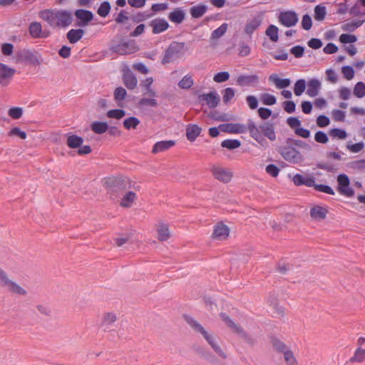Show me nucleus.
<instances>
[{"mask_svg":"<svg viewBox=\"0 0 365 365\" xmlns=\"http://www.w3.org/2000/svg\"><path fill=\"white\" fill-rule=\"evenodd\" d=\"M168 9V4L167 3H157L153 4L152 5L151 9L152 11L151 14H153V15L158 12L165 11Z\"/></svg>","mask_w":365,"mask_h":365,"instance_id":"obj_58","label":"nucleus"},{"mask_svg":"<svg viewBox=\"0 0 365 365\" xmlns=\"http://www.w3.org/2000/svg\"><path fill=\"white\" fill-rule=\"evenodd\" d=\"M15 73L14 68L8 67L6 65L0 63V83L6 86L9 83Z\"/></svg>","mask_w":365,"mask_h":365,"instance_id":"obj_15","label":"nucleus"},{"mask_svg":"<svg viewBox=\"0 0 365 365\" xmlns=\"http://www.w3.org/2000/svg\"><path fill=\"white\" fill-rule=\"evenodd\" d=\"M29 32L34 38H47L49 36L48 31H43L41 23L31 22L29 27Z\"/></svg>","mask_w":365,"mask_h":365,"instance_id":"obj_14","label":"nucleus"},{"mask_svg":"<svg viewBox=\"0 0 365 365\" xmlns=\"http://www.w3.org/2000/svg\"><path fill=\"white\" fill-rule=\"evenodd\" d=\"M136 195L133 191L128 192L122 198L120 205L123 207H130L132 205Z\"/></svg>","mask_w":365,"mask_h":365,"instance_id":"obj_37","label":"nucleus"},{"mask_svg":"<svg viewBox=\"0 0 365 365\" xmlns=\"http://www.w3.org/2000/svg\"><path fill=\"white\" fill-rule=\"evenodd\" d=\"M184 46L185 43L183 42H172L165 51L162 58V63L165 65L178 58L182 53Z\"/></svg>","mask_w":365,"mask_h":365,"instance_id":"obj_5","label":"nucleus"},{"mask_svg":"<svg viewBox=\"0 0 365 365\" xmlns=\"http://www.w3.org/2000/svg\"><path fill=\"white\" fill-rule=\"evenodd\" d=\"M314 140L319 143L325 144L328 142L329 138L324 132L319 130L314 135Z\"/></svg>","mask_w":365,"mask_h":365,"instance_id":"obj_56","label":"nucleus"},{"mask_svg":"<svg viewBox=\"0 0 365 365\" xmlns=\"http://www.w3.org/2000/svg\"><path fill=\"white\" fill-rule=\"evenodd\" d=\"M273 347L276 351L283 354L287 365H298V361L293 351L284 342L274 339Z\"/></svg>","mask_w":365,"mask_h":365,"instance_id":"obj_7","label":"nucleus"},{"mask_svg":"<svg viewBox=\"0 0 365 365\" xmlns=\"http://www.w3.org/2000/svg\"><path fill=\"white\" fill-rule=\"evenodd\" d=\"M262 22V16L261 14H257L252 18L248 19L245 26V32L252 36V34L260 26Z\"/></svg>","mask_w":365,"mask_h":365,"instance_id":"obj_12","label":"nucleus"},{"mask_svg":"<svg viewBox=\"0 0 365 365\" xmlns=\"http://www.w3.org/2000/svg\"><path fill=\"white\" fill-rule=\"evenodd\" d=\"M235 90L232 88H227L223 91L222 99L225 103H229L235 96Z\"/></svg>","mask_w":365,"mask_h":365,"instance_id":"obj_53","label":"nucleus"},{"mask_svg":"<svg viewBox=\"0 0 365 365\" xmlns=\"http://www.w3.org/2000/svg\"><path fill=\"white\" fill-rule=\"evenodd\" d=\"M113 96L115 101L117 102V105L118 106H121L122 101L127 96V91L124 88L120 86L115 89Z\"/></svg>","mask_w":365,"mask_h":365,"instance_id":"obj_35","label":"nucleus"},{"mask_svg":"<svg viewBox=\"0 0 365 365\" xmlns=\"http://www.w3.org/2000/svg\"><path fill=\"white\" fill-rule=\"evenodd\" d=\"M338 191L340 194L351 197L354 195V190L349 186L350 180L346 174H339L337 176Z\"/></svg>","mask_w":365,"mask_h":365,"instance_id":"obj_9","label":"nucleus"},{"mask_svg":"<svg viewBox=\"0 0 365 365\" xmlns=\"http://www.w3.org/2000/svg\"><path fill=\"white\" fill-rule=\"evenodd\" d=\"M0 285L5 290L17 295H26V291L17 283L10 279L7 274L0 267Z\"/></svg>","mask_w":365,"mask_h":365,"instance_id":"obj_4","label":"nucleus"},{"mask_svg":"<svg viewBox=\"0 0 365 365\" xmlns=\"http://www.w3.org/2000/svg\"><path fill=\"white\" fill-rule=\"evenodd\" d=\"M260 100L264 105L272 106L276 103V97L272 94L264 93L260 96Z\"/></svg>","mask_w":365,"mask_h":365,"instance_id":"obj_48","label":"nucleus"},{"mask_svg":"<svg viewBox=\"0 0 365 365\" xmlns=\"http://www.w3.org/2000/svg\"><path fill=\"white\" fill-rule=\"evenodd\" d=\"M76 18L79 20L78 26H84L88 24L93 18V14L91 11L85 9H78L75 12Z\"/></svg>","mask_w":365,"mask_h":365,"instance_id":"obj_20","label":"nucleus"},{"mask_svg":"<svg viewBox=\"0 0 365 365\" xmlns=\"http://www.w3.org/2000/svg\"><path fill=\"white\" fill-rule=\"evenodd\" d=\"M278 28L274 25H269L266 30V35H267L270 40L273 42H277L279 39Z\"/></svg>","mask_w":365,"mask_h":365,"instance_id":"obj_42","label":"nucleus"},{"mask_svg":"<svg viewBox=\"0 0 365 365\" xmlns=\"http://www.w3.org/2000/svg\"><path fill=\"white\" fill-rule=\"evenodd\" d=\"M332 115L335 120L343 122L345 120L346 113L341 110H334Z\"/></svg>","mask_w":365,"mask_h":365,"instance_id":"obj_64","label":"nucleus"},{"mask_svg":"<svg viewBox=\"0 0 365 365\" xmlns=\"http://www.w3.org/2000/svg\"><path fill=\"white\" fill-rule=\"evenodd\" d=\"M110 11V4L108 1H105L102 2L97 10L98 14L101 17H106L108 15Z\"/></svg>","mask_w":365,"mask_h":365,"instance_id":"obj_46","label":"nucleus"},{"mask_svg":"<svg viewBox=\"0 0 365 365\" xmlns=\"http://www.w3.org/2000/svg\"><path fill=\"white\" fill-rule=\"evenodd\" d=\"M220 316L222 319L227 324L229 327L249 341L248 336L244 330L240 327L237 325L226 314H221Z\"/></svg>","mask_w":365,"mask_h":365,"instance_id":"obj_25","label":"nucleus"},{"mask_svg":"<svg viewBox=\"0 0 365 365\" xmlns=\"http://www.w3.org/2000/svg\"><path fill=\"white\" fill-rule=\"evenodd\" d=\"M346 148L351 152L356 153L364 149V142H359L352 145H347Z\"/></svg>","mask_w":365,"mask_h":365,"instance_id":"obj_61","label":"nucleus"},{"mask_svg":"<svg viewBox=\"0 0 365 365\" xmlns=\"http://www.w3.org/2000/svg\"><path fill=\"white\" fill-rule=\"evenodd\" d=\"M139 123L140 120L136 117H130L124 120L123 126L127 130L135 129Z\"/></svg>","mask_w":365,"mask_h":365,"instance_id":"obj_44","label":"nucleus"},{"mask_svg":"<svg viewBox=\"0 0 365 365\" xmlns=\"http://www.w3.org/2000/svg\"><path fill=\"white\" fill-rule=\"evenodd\" d=\"M110 51L119 55H129L138 51V46L133 39H122L110 47Z\"/></svg>","mask_w":365,"mask_h":365,"instance_id":"obj_6","label":"nucleus"},{"mask_svg":"<svg viewBox=\"0 0 365 365\" xmlns=\"http://www.w3.org/2000/svg\"><path fill=\"white\" fill-rule=\"evenodd\" d=\"M185 19V12L181 7L175 8L169 13L168 19L176 24H181Z\"/></svg>","mask_w":365,"mask_h":365,"instance_id":"obj_24","label":"nucleus"},{"mask_svg":"<svg viewBox=\"0 0 365 365\" xmlns=\"http://www.w3.org/2000/svg\"><path fill=\"white\" fill-rule=\"evenodd\" d=\"M314 188L315 190H317L318 192L327 193V194H329L331 195H334V190L330 186L327 185H319V184L315 183Z\"/></svg>","mask_w":365,"mask_h":365,"instance_id":"obj_52","label":"nucleus"},{"mask_svg":"<svg viewBox=\"0 0 365 365\" xmlns=\"http://www.w3.org/2000/svg\"><path fill=\"white\" fill-rule=\"evenodd\" d=\"M269 81L273 83L278 89L287 88L291 83L289 78H280L276 73L271 74Z\"/></svg>","mask_w":365,"mask_h":365,"instance_id":"obj_28","label":"nucleus"},{"mask_svg":"<svg viewBox=\"0 0 365 365\" xmlns=\"http://www.w3.org/2000/svg\"><path fill=\"white\" fill-rule=\"evenodd\" d=\"M84 35V31L81 29H71L66 34V37L71 43H76Z\"/></svg>","mask_w":365,"mask_h":365,"instance_id":"obj_31","label":"nucleus"},{"mask_svg":"<svg viewBox=\"0 0 365 365\" xmlns=\"http://www.w3.org/2000/svg\"><path fill=\"white\" fill-rule=\"evenodd\" d=\"M123 81L127 88L134 89L137 86L138 80L135 75L129 69L125 71L123 75Z\"/></svg>","mask_w":365,"mask_h":365,"instance_id":"obj_22","label":"nucleus"},{"mask_svg":"<svg viewBox=\"0 0 365 365\" xmlns=\"http://www.w3.org/2000/svg\"><path fill=\"white\" fill-rule=\"evenodd\" d=\"M219 128L222 132L235 134L245 133L248 131L250 136L260 145H264L266 143L257 125L252 119L247 120V125L242 123H225L220 125Z\"/></svg>","mask_w":365,"mask_h":365,"instance_id":"obj_1","label":"nucleus"},{"mask_svg":"<svg viewBox=\"0 0 365 365\" xmlns=\"http://www.w3.org/2000/svg\"><path fill=\"white\" fill-rule=\"evenodd\" d=\"M240 145L241 142L237 139H227L221 143V146L222 148H225L229 150L238 148Z\"/></svg>","mask_w":365,"mask_h":365,"instance_id":"obj_41","label":"nucleus"},{"mask_svg":"<svg viewBox=\"0 0 365 365\" xmlns=\"http://www.w3.org/2000/svg\"><path fill=\"white\" fill-rule=\"evenodd\" d=\"M339 41L342 43H352L357 41V37L352 34H342L339 36Z\"/></svg>","mask_w":365,"mask_h":365,"instance_id":"obj_54","label":"nucleus"},{"mask_svg":"<svg viewBox=\"0 0 365 365\" xmlns=\"http://www.w3.org/2000/svg\"><path fill=\"white\" fill-rule=\"evenodd\" d=\"M290 53L294 55L295 58H299L303 56L304 53V48L302 46H295L290 49Z\"/></svg>","mask_w":365,"mask_h":365,"instance_id":"obj_59","label":"nucleus"},{"mask_svg":"<svg viewBox=\"0 0 365 365\" xmlns=\"http://www.w3.org/2000/svg\"><path fill=\"white\" fill-rule=\"evenodd\" d=\"M202 128L197 124H188L186 127V137L190 142L195 141L200 135Z\"/></svg>","mask_w":365,"mask_h":365,"instance_id":"obj_26","label":"nucleus"},{"mask_svg":"<svg viewBox=\"0 0 365 365\" xmlns=\"http://www.w3.org/2000/svg\"><path fill=\"white\" fill-rule=\"evenodd\" d=\"M327 214V209L321 206H314L310 210L311 217L319 221L324 220L326 217Z\"/></svg>","mask_w":365,"mask_h":365,"instance_id":"obj_29","label":"nucleus"},{"mask_svg":"<svg viewBox=\"0 0 365 365\" xmlns=\"http://www.w3.org/2000/svg\"><path fill=\"white\" fill-rule=\"evenodd\" d=\"M193 79L191 76H185L178 83V86L182 89H188L193 85Z\"/></svg>","mask_w":365,"mask_h":365,"instance_id":"obj_49","label":"nucleus"},{"mask_svg":"<svg viewBox=\"0 0 365 365\" xmlns=\"http://www.w3.org/2000/svg\"><path fill=\"white\" fill-rule=\"evenodd\" d=\"M292 181L297 186L305 185L309 187H314L315 185V178L314 176H304L299 173L293 176Z\"/></svg>","mask_w":365,"mask_h":365,"instance_id":"obj_13","label":"nucleus"},{"mask_svg":"<svg viewBox=\"0 0 365 365\" xmlns=\"http://www.w3.org/2000/svg\"><path fill=\"white\" fill-rule=\"evenodd\" d=\"M23 114V110L19 107H13L9 110V115L13 119H19Z\"/></svg>","mask_w":365,"mask_h":365,"instance_id":"obj_57","label":"nucleus"},{"mask_svg":"<svg viewBox=\"0 0 365 365\" xmlns=\"http://www.w3.org/2000/svg\"><path fill=\"white\" fill-rule=\"evenodd\" d=\"M83 138L74 134L69 135L67 138V145L71 148H78L82 145Z\"/></svg>","mask_w":365,"mask_h":365,"instance_id":"obj_32","label":"nucleus"},{"mask_svg":"<svg viewBox=\"0 0 365 365\" xmlns=\"http://www.w3.org/2000/svg\"><path fill=\"white\" fill-rule=\"evenodd\" d=\"M185 321L195 331L199 333H200L204 338L206 339V341L208 342V344L212 346V348L214 349V351L218 354L220 356L225 359L226 355L223 352V351L221 349V348L217 345L216 339L212 335L209 334L204 327L199 324L197 321H195L193 318L191 317L185 316Z\"/></svg>","mask_w":365,"mask_h":365,"instance_id":"obj_3","label":"nucleus"},{"mask_svg":"<svg viewBox=\"0 0 365 365\" xmlns=\"http://www.w3.org/2000/svg\"><path fill=\"white\" fill-rule=\"evenodd\" d=\"M230 78V73L227 71L217 73L213 76V81L216 83H223Z\"/></svg>","mask_w":365,"mask_h":365,"instance_id":"obj_51","label":"nucleus"},{"mask_svg":"<svg viewBox=\"0 0 365 365\" xmlns=\"http://www.w3.org/2000/svg\"><path fill=\"white\" fill-rule=\"evenodd\" d=\"M354 95L359 98H361L365 96V83L362 81H359L356 83L354 88Z\"/></svg>","mask_w":365,"mask_h":365,"instance_id":"obj_43","label":"nucleus"},{"mask_svg":"<svg viewBox=\"0 0 365 365\" xmlns=\"http://www.w3.org/2000/svg\"><path fill=\"white\" fill-rule=\"evenodd\" d=\"M228 25L227 23H223L217 29H215L211 34V39L215 40L222 37L227 31Z\"/></svg>","mask_w":365,"mask_h":365,"instance_id":"obj_40","label":"nucleus"},{"mask_svg":"<svg viewBox=\"0 0 365 365\" xmlns=\"http://www.w3.org/2000/svg\"><path fill=\"white\" fill-rule=\"evenodd\" d=\"M259 82V77L257 75H240L236 83L240 86H254Z\"/></svg>","mask_w":365,"mask_h":365,"instance_id":"obj_18","label":"nucleus"},{"mask_svg":"<svg viewBox=\"0 0 365 365\" xmlns=\"http://www.w3.org/2000/svg\"><path fill=\"white\" fill-rule=\"evenodd\" d=\"M259 132L263 138L267 137L269 140L274 141L276 140V134L274 132V125L269 122H264L259 126H257ZM265 140V138H264Z\"/></svg>","mask_w":365,"mask_h":365,"instance_id":"obj_16","label":"nucleus"},{"mask_svg":"<svg viewBox=\"0 0 365 365\" xmlns=\"http://www.w3.org/2000/svg\"><path fill=\"white\" fill-rule=\"evenodd\" d=\"M207 11V6L205 4H200L192 6L190 9V14L193 19L202 17Z\"/></svg>","mask_w":365,"mask_h":365,"instance_id":"obj_30","label":"nucleus"},{"mask_svg":"<svg viewBox=\"0 0 365 365\" xmlns=\"http://www.w3.org/2000/svg\"><path fill=\"white\" fill-rule=\"evenodd\" d=\"M91 128L96 134H103L108 130V125L106 122L94 121L91 123Z\"/></svg>","mask_w":365,"mask_h":365,"instance_id":"obj_33","label":"nucleus"},{"mask_svg":"<svg viewBox=\"0 0 365 365\" xmlns=\"http://www.w3.org/2000/svg\"><path fill=\"white\" fill-rule=\"evenodd\" d=\"M150 26L153 29V34H158L166 31L169 28V24L164 19L156 18L150 22Z\"/></svg>","mask_w":365,"mask_h":365,"instance_id":"obj_17","label":"nucleus"},{"mask_svg":"<svg viewBox=\"0 0 365 365\" xmlns=\"http://www.w3.org/2000/svg\"><path fill=\"white\" fill-rule=\"evenodd\" d=\"M125 115V111L122 109H113L107 112V116L110 118L121 119Z\"/></svg>","mask_w":365,"mask_h":365,"instance_id":"obj_50","label":"nucleus"},{"mask_svg":"<svg viewBox=\"0 0 365 365\" xmlns=\"http://www.w3.org/2000/svg\"><path fill=\"white\" fill-rule=\"evenodd\" d=\"M329 135L333 138L345 139L347 137V133L345 130L341 128H333L329 132Z\"/></svg>","mask_w":365,"mask_h":365,"instance_id":"obj_45","label":"nucleus"},{"mask_svg":"<svg viewBox=\"0 0 365 365\" xmlns=\"http://www.w3.org/2000/svg\"><path fill=\"white\" fill-rule=\"evenodd\" d=\"M341 72L344 75V77L347 80H351L354 76V70L350 66H343L341 68Z\"/></svg>","mask_w":365,"mask_h":365,"instance_id":"obj_55","label":"nucleus"},{"mask_svg":"<svg viewBox=\"0 0 365 365\" xmlns=\"http://www.w3.org/2000/svg\"><path fill=\"white\" fill-rule=\"evenodd\" d=\"M327 14L326 7L322 5H317L314 7V15L315 20L321 21L325 19Z\"/></svg>","mask_w":365,"mask_h":365,"instance_id":"obj_39","label":"nucleus"},{"mask_svg":"<svg viewBox=\"0 0 365 365\" xmlns=\"http://www.w3.org/2000/svg\"><path fill=\"white\" fill-rule=\"evenodd\" d=\"M280 154L286 161L292 164H302L304 160L302 154L292 145L282 147Z\"/></svg>","mask_w":365,"mask_h":365,"instance_id":"obj_8","label":"nucleus"},{"mask_svg":"<svg viewBox=\"0 0 365 365\" xmlns=\"http://www.w3.org/2000/svg\"><path fill=\"white\" fill-rule=\"evenodd\" d=\"M175 145L173 140H161L155 143L153 147L152 153L154 154L166 151Z\"/></svg>","mask_w":365,"mask_h":365,"instance_id":"obj_23","label":"nucleus"},{"mask_svg":"<svg viewBox=\"0 0 365 365\" xmlns=\"http://www.w3.org/2000/svg\"><path fill=\"white\" fill-rule=\"evenodd\" d=\"M364 361L365 354L361 347L356 349L354 355L349 359V361L351 363H362Z\"/></svg>","mask_w":365,"mask_h":365,"instance_id":"obj_38","label":"nucleus"},{"mask_svg":"<svg viewBox=\"0 0 365 365\" xmlns=\"http://www.w3.org/2000/svg\"><path fill=\"white\" fill-rule=\"evenodd\" d=\"M302 26L304 30H309L312 26V20L309 14H304L302 20Z\"/></svg>","mask_w":365,"mask_h":365,"instance_id":"obj_60","label":"nucleus"},{"mask_svg":"<svg viewBox=\"0 0 365 365\" xmlns=\"http://www.w3.org/2000/svg\"><path fill=\"white\" fill-rule=\"evenodd\" d=\"M39 17L51 27L66 28L73 21L69 11L59 9H45L39 12Z\"/></svg>","mask_w":365,"mask_h":365,"instance_id":"obj_2","label":"nucleus"},{"mask_svg":"<svg viewBox=\"0 0 365 365\" xmlns=\"http://www.w3.org/2000/svg\"><path fill=\"white\" fill-rule=\"evenodd\" d=\"M211 173L215 178L224 183L229 182L232 177V173L229 169L221 166H212L211 168Z\"/></svg>","mask_w":365,"mask_h":365,"instance_id":"obj_11","label":"nucleus"},{"mask_svg":"<svg viewBox=\"0 0 365 365\" xmlns=\"http://www.w3.org/2000/svg\"><path fill=\"white\" fill-rule=\"evenodd\" d=\"M199 98L201 101H205L210 108H215L220 102V96L215 91L202 94Z\"/></svg>","mask_w":365,"mask_h":365,"instance_id":"obj_19","label":"nucleus"},{"mask_svg":"<svg viewBox=\"0 0 365 365\" xmlns=\"http://www.w3.org/2000/svg\"><path fill=\"white\" fill-rule=\"evenodd\" d=\"M364 23L361 20H354L350 22L344 23L341 26V29L344 31L353 32L360 27Z\"/></svg>","mask_w":365,"mask_h":365,"instance_id":"obj_36","label":"nucleus"},{"mask_svg":"<svg viewBox=\"0 0 365 365\" xmlns=\"http://www.w3.org/2000/svg\"><path fill=\"white\" fill-rule=\"evenodd\" d=\"M170 236V233L167 225L160 223L158 228V239L160 241H165Z\"/></svg>","mask_w":365,"mask_h":365,"instance_id":"obj_34","label":"nucleus"},{"mask_svg":"<svg viewBox=\"0 0 365 365\" xmlns=\"http://www.w3.org/2000/svg\"><path fill=\"white\" fill-rule=\"evenodd\" d=\"M279 22L285 27H292L298 22L297 14L294 11H281L278 16Z\"/></svg>","mask_w":365,"mask_h":365,"instance_id":"obj_10","label":"nucleus"},{"mask_svg":"<svg viewBox=\"0 0 365 365\" xmlns=\"http://www.w3.org/2000/svg\"><path fill=\"white\" fill-rule=\"evenodd\" d=\"M321 88V82L316 78H312L308 81L307 94L313 98L318 95Z\"/></svg>","mask_w":365,"mask_h":365,"instance_id":"obj_27","label":"nucleus"},{"mask_svg":"<svg viewBox=\"0 0 365 365\" xmlns=\"http://www.w3.org/2000/svg\"><path fill=\"white\" fill-rule=\"evenodd\" d=\"M329 118L324 115H320L317 118V124L320 128H324L329 125Z\"/></svg>","mask_w":365,"mask_h":365,"instance_id":"obj_63","label":"nucleus"},{"mask_svg":"<svg viewBox=\"0 0 365 365\" xmlns=\"http://www.w3.org/2000/svg\"><path fill=\"white\" fill-rule=\"evenodd\" d=\"M306 81L304 79H299L296 81L294 86V93L297 96H301L305 91Z\"/></svg>","mask_w":365,"mask_h":365,"instance_id":"obj_47","label":"nucleus"},{"mask_svg":"<svg viewBox=\"0 0 365 365\" xmlns=\"http://www.w3.org/2000/svg\"><path fill=\"white\" fill-rule=\"evenodd\" d=\"M282 106L284 110L288 113H292L296 109V105L294 101H286L283 102Z\"/></svg>","mask_w":365,"mask_h":365,"instance_id":"obj_62","label":"nucleus"},{"mask_svg":"<svg viewBox=\"0 0 365 365\" xmlns=\"http://www.w3.org/2000/svg\"><path fill=\"white\" fill-rule=\"evenodd\" d=\"M230 233L228 227L222 223H218L215 226L212 237L219 240H225Z\"/></svg>","mask_w":365,"mask_h":365,"instance_id":"obj_21","label":"nucleus"}]
</instances>
